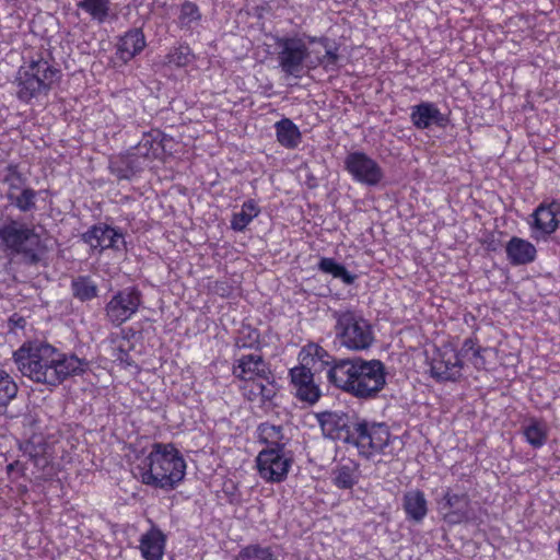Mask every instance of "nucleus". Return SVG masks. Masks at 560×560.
Wrapping results in <instances>:
<instances>
[{
  "instance_id": "39448f33",
  "label": "nucleus",
  "mask_w": 560,
  "mask_h": 560,
  "mask_svg": "<svg viewBox=\"0 0 560 560\" xmlns=\"http://www.w3.org/2000/svg\"><path fill=\"white\" fill-rule=\"evenodd\" d=\"M232 374L242 382L240 389L249 402L261 408L272 404L277 395V383L261 354L249 353L235 359Z\"/></svg>"
},
{
  "instance_id": "2f4dec72",
  "label": "nucleus",
  "mask_w": 560,
  "mask_h": 560,
  "mask_svg": "<svg viewBox=\"0 0 560 560\" xmlns=\"http://www.w3.org/2000/svg\"><path fill=\"white\" fill-rule=\"evenodd\" d=\"M234 560H280L271 546L259 542L248 544L242 547Z\"/></svg>"
},
{
  "instance_id": "9b49d317",
  "label": "nucleus",
  "mask_w": 560,
  "mask_h": 560,
  "mask_svg": "<svg viewBox=\"0 0 560 560\" xmlns=\"http://www.w3.org/2000/svg\"><path fill=\"white\" fill-rule=\"evenodd\" d=\"M142 305L141 291L132 285L115 292L105 305L107 320L115 327L130 320Z\"/></svg>"
},
{
  "instance_id": "e433bc0d",
  "label": "nucleus",
  "mask_w": 560,
  "mask_h": 560,
  "mask_svg": "<svg viewBox=\"0 0 560 560\" xmlns=\"http://www.w3.org/2000/svg\"><path fill=\"white\" fill-rule=\"evenodd\" d=\"M318 269L324 273L340 279L345 284H352L357 278L355 275L349 272L343 265L330 257H322L318 262Z\"/></svg>"
},
{
  "instance_id": "9d476101",
  "label": "nucleus",
  "mask_w": 560,
  "mask_h": 560,
  "mask_svg": "<svg viewBox=\"0 0 560 560\" xmlns=\"http://www.w3.org/2000/svg\"><path fill=\"white\" fill-rule=\"evenodd\" d=\"M450 341L435 347L430 358V373L436 382H457L463 375L464 361Z\"/></svg>"
},
{
  "instance_id": "6e6552de",
  "label": "nucleus",
  "mask_w": 560,
  "mask_h": 560,
  "mask_svg": "<svg viewBox=\"0 0 560 560\" xmlns=\"http://www.w3.org/2000/svg\"><path fill=\"white\" fill-rule=\"evenodd\" d=\"M57 73L58 70L42 57L21 66L16 77L18 98L28 104L39 94H47Z\"/></svg>"
},
{
  "instance_id": "423d86ee",
  "label": "nucleus",
  "mask_w": 560,
  "mask_h": 560,
  "mask_svg": "<svg viewBox=\"0 0 560 560\" xmlns=\"http://www.w3.org/2000/svg\"><path fill=\"white\" fill-rule=\"evenodd\" d=\"M335 343L352 352L369 350L375 342L372 323L363 314L353 308L334 310Z\"/></svg>"
},
{
  "instance_id": "dca6fc26",
  "label": "nucleus",
  "mask_w": 560,
  "mask_h": 560,
  "mask_svg": "<svg viewBox=\"0 0 560 560\" xmlns=\"http://www.w3.org/2000/svg\"><path fill=\"white\" fill-rule=\"evenodd\" d=\"M82 240L90 246L92 253L102 254L105 249L117 252L126 249L124 233L106 223L92 225L83 233Z\"/></svg>"
},
{
  "instance_id": "72a5a7b5",
  "label": "nucleus",
  "mask_w": 560,
  "mask_h": 560,
  "mask_svg": "<svg viewBox=\"0 0 560 560\" xmlns=\"http://www.w3.org/2000/svg\"><path fill=\"white\" fill-rule=\"evenodd\" d=\"M317 422L322 429L323 435L331 439L339 440L345 427L341 417L332 411H323L316 415Z\"/></svg>"
},
{
  "instance_id": "c85d7f7f",
  "label": "nucleus",
  "mask_w": 560,
  "mask_h": 560,
  "mask_svg": "<svg viewBox=\"0 0 560 560\" xmlns=\"http://www.w3.org/2000/svg\"><path fill=\"white\" fill-rule=\"evenodd\" d=\"M164 133L159 129L144 132L137 145L139 154L147 159H158L164 151Z\"/></svg>"
},
{
  "instance_id": "37998d69",
  "label": "nucleus",
  "mask_w": 560,
  "mask_h": 560,
  "mask_svg": "<svg viewBox=\"0 0 560 560\" xmlns=\"http://www.w3.org/2000/svg\"><path fill=\"white\" fill-rule=\"evenodd\" d=\"M222 493L226 502L234 506H240L243 503V494L240 486L232 479L223 482Z\"/></svg>"
},
{
  "instance_id": "a18cd8bd",
  "label": "nucleus",
  "mask_w": 560,
  "mask_h": 560,
  "mask_svg": "<svg viewBox=\"0 0 560 560\" xmlns=\"http://www.w3.org/2000/svg\"><path fill=\"white\" fill-rule=\"evenodd\" d=\"M26 318L19 313H13L8 319V327L10 331H15L18 329L23 330L26 327Z\"/></svg>"
},
{
  "instance_id": "4c0bfd02",
  "label": "nucleus",
  "mask_w": 560,
  "mask_h": 560,
  "mask_svg": "<svg viewBox=\"0 0 560 560\" xmlns=\"http://www.w3.org/2000/svg\"><path fill=\"white\" fill-rule=\"evenodd\" d=\"M19 387L14 378L3 369H0V415L16 397Z\"/></svg>"
},
{
  "instance_id": "412c9836",
  "label": "nucleus",
  "mask_w": 560,
  "mask_h": 560,
  "mask_svg": "<svg viewBox=\"0 0 560 560\" xmlns=\"http://www.w3.org/2000/svg\"><path fill=\"white\" fill-rule=\"evenodd\" d=\"M167 536L155 524L140 537L139 550L144 560H163Z\"/></svg>"
},
{
  "instance_id": "f257e3e1",
  "label": "nucleus",
  "mask_w": 560,
  "mask_h": 560,
  "mask_svg": "<svg viewBox=\"0 0 560 560\" xmlns=\"http://www.w3.org/2000/svg\"><path fill=\"white\" fill-rule=\"evenodd\" d=\"M18 371L35 384L57 388L72 376L82 375L88 361L63 352L46 341H25L12 355Z\"/></svg>"
},
{
  "instance_id": "a878e982",
  "label": "nucleus",
  "mask_w": 560,
  "mask_h": 560,
  "mask_svg": "<svg viewBox=\"0 0 560 560\" xmlns=\"http://www.w3.org/2000/svg\"><path fill=\"white\" fill-rule=\"evenodd\" d=\"M257 441L265 445L264 448L285 450L287 446L283 428L270 422H262L257 427Z\"/></svg>"
},
{
  "instance_id": "2eb2a0df",
  "label": "nucleus",
  "mask_w": 560,
  "mask_h": 560,
  "mask_svg": "<svg viewBox=\"0 0 560 560\" xmlns=\"http://www.w3.org/2000/svg\"><path fill=\"white\" fill-rule=\"evenodd\" d=\"M289 386L294 398L303 405L314 406L322 396L320 384L315 380V372L294 365L288 372Z\"/></svg>"
},
{
  "instance_id": "20e7f679",
  "label": "nucleus",
  "mask_w": 560,
  "mask_h": 560,
  "mask_svg": "<svg viewBox=\"0 0 560 560\" xmlns=\"http://www.w3.org/2000/svg\"><path fill=\"white\" fill-rule=\"evenodd\" d=\"M49 238L32 223L5 217L0 221V246L8 255L19 257L26 266H46L50 247Z\"/></svg>"
},
{
  "instance_id": "a19ab883",
  "label": "nucleus",
  "mask_w": 560,
  "mask_h": 560,
  "mask_svg": "<svg viewBox=\"0 0 560 560\" xmlns=\"http://www.w3.org/2000/svg\"><path fill=\"white\" fill-rule=\"evenodd\" d=\"M178 20L183 27H189L191 23L200 21L201 12L199 7L192 1H184L180 4Z\"/></svg>"
},
{
  "instance_id": "f704fd0d",
  "label": "nucleus",
  "mask_w": 560,
  "mask_h": 560,
  "mask_svg": "<svg viewBox=\"0 0 560 560\" xmlns=\"http://www.w3.org/2000/svg\"><path fill=\"white\" fill-rule=\"evenodd\" d=\"M71 292L74 299L88 302L97 296L98 288L90 276H78L71 281Z\"/></svg>"
},
{
  "instance_id": "f8f14e48",
  "label": "nucleus",
  "mask_w": 560,
  "mask_h": 560,
  "mask_svg": "<svg viewBox=\"0 0 560 560\" xmlns=\"http://www.w3.org/2000/svg\"><path fill=\"white\" fill-rule=\"evenodd\" d=\"M293 464L291 452L287 450L262 448L256 456V468L259 477L269 483L283 482Z\"/></svg>"
},
{
  "instance_id": "a211bd4d",
  "label": "nucleus",
  "mask_w": 560,
  "mask_h": 560,
  "mask_svg": "<svg viewBox=\"0 0 560 560\" xmlns=\"http://www.w3.org/2000/svg\"><path fill=\"white\" fill-rule=\"evenodd\" d=\"M340 358L335 357L328 350H326L323 346L315 341H307L304 346L301 347L298 353V364L299 368H304L306 370L314 369L315 373L329 371Z\"/></svg>"
},
{
  "instance_id": "4468645a",
  "label": "nucleus",
  "mask_w": 560,
  "mask_h": 560,
  "mask_svg": "<svg viewBox=\"0 0 560 560\" xmlns=\"http://www.w3.org/2000/svg\"><path fill=\"white\" fill-rule=\"evenodd\" d=\"M345 170L359 184L377 186L384 178V172L376 160L363 151H353L345 158Z\"/></svg>"
},
{
  "instance_id": "c756f323",
  "label": "nucleus",
  "mask_w": 560,
  "mask_h": 560,
  "mask_svg": "<svg viewBox=\"0 0 560 560\" xmlns=\"http://www.w3.org/2000/svg\"><path fill=\"white\" fill-rule=\"evenodd\" d=\"M260 212L261 210L257 201L255 199H247L241 206V210L232 214L230 228L234 232H244Z\"/></svg>"
},
{
  "instance_id": "1a4fd4ad",
  "label": "nucleus",
  "mask_w": 560,
  "mask_h": 560,
  "mask_svg": "<svg viewBox=\"0 0 560 560\" xmlns=\"http://www.w3.org/2000/svg\"><path fill=\"white\" fill-rule=\"evenodd\" d=\"M277 47V61L281 71L293 78H301L304 63L311 57L308 42L299 34L277 36L275 38Z\"/></svg>"
},
{
  "instance_id": "ddd939ff",
  "label": "nucleus",
  "mask_w": 560,
  "mask_h": 560,
  "mask_svg": "<svg viewBox=\"0 0 560 560\" xmlns=\"http://www.w3.org/2000/svg\"><path fill=\"white\" fill-rule=\"evenodd\" d=\"M438 509L444 522L450 525L466 523L470 518L471 499L466 490L447 488L438 501Z\"/></svg>"
},
{
  "instance_id": "b1692460",
  "label": "nucleus",
  "mask_w": 560,
  "mask_h": 560,
  "mask_svg": "<svg viewBox=\"0 0 560 560\" xmlns=\"http://www.w3.org/2000/svg\"><path fill=\"white\" fill-rule=\"evenodd\" d=\"M402 510L406 520L415 524H420L427 517L429 512L428 500L420 489H411L402 495Z\"/></svg>"
},
{
  "instance_id": "ea45409f",
  "label": "nucleus",
  "mask_w": 560,
  "mask_h": 560,
  "mask_svg": "<svg viewBox=\"0 0 560 560\" xmlns=\"http://www.w3.org/2000/svg\"><path fill=\"white\" fill-rule=\"evenodd\" d=\"M1 182L8 187L7 192H15L25 186L27 178L20 171L19 164L10 163L3 170Z\"/></svg>"
},
{
  "instance_id": "393cba45",
  "label": "nucleus",
  "mask_w": 560,
  "mask_h": 560,
  "mask_svg": "<svg viewBox=\"0 0 560 560\" xmlns=\"http://www.w3.org/2000/svg\"><path fill=\"white\" fill-rule=\"evenodd\" d=\"M332 485L340 490H351L361 478L360 464L353 459L339 462L331 472Z\"/></svg>"
},
{
  "instance_id": "79ce46f5",
  "label": "nucleus",
  "mask_w": 560,
  "mask_h": 560,
  "mask_svg": "<svg viewBox=\"0 0 560 560\" xmlns=\"http://www.w3.org/2000/svg\"><path fill=\"white\" fill-rule=\"evenodd\" d=\"M260 343V332L256 328L248 327L240 332L236 338L235 346L238 349L258 348Z\"/></svg>"
},
{
  "instance_id": "7c9ffc66",
  "label": "nucleus",
  "mask_w": 560,
  "mask_h": 560,
  "mask_svg": "<svg viewBox=\"0 0 560 560\" xmlns=\"http://www.w3.org/2000/svg\"><path fill=\"white\" fill-rule=\"evenodd\" d=\"M460 352L463 355L471 353L469 361L476 370H488L487 354L490 352V348L481 347L476 336H471L464 340Z\"/></svg>"
},
{
  "instance_id": "5701e85b",
  "label": "nucleus",
  "mask_w": 560,
  "mask_h": 560,
  "mask_svg": "<svg viewBox=\"0 0 560 560\" xmlns=\"http://www.w3.org/2000/svg\"><path fill=\"white\" fill-rule=\"evenodd\" d=\"M505 254L512 266H525L537 258V249L529 241L512 236L505 245Z\"/></svg>"
},
{
  "instance_id": "7ed1b4c3",
  "label": "nucleus",
  "mask_w": 560,
  "mask_h": 560,
  "mask_svg": "<svg viewBox=\"0 0 560 560\" xmlns=\"http://www.w3.org/2000/svg\"><path fill=\"white\" fill-rule=\"evenodd\" d=\"M385 364L377 359L342 358L327 371L334 388L358 399H375L386 385Z\"/></svg>"
},
{
  "instance_id": "c03bdc74",
  "label": "nucleus",
  "mask_w": 560,
  "mask_h": 560,
  "mask_svg": "<svg viewBox=\"0 0 560 560\" xmlns=\"http://www.w3.org/2000/svg\"><path fill=\"white\" fill-rule=\"evenodd\" d=\"M25 471L26 466L20 460H14L7 466V472L12 480H16L18 478L23 477Z\"/></svg>"
},
{
  "instance_id": "4be33fe9",
  "label": "nucleus",
  "mask_w": 560,
  "mask_h": 560,
  "mask_svg": "<svg viewBox=\"0 0 560 560\" xmlns=\"http://www.w3.org/2000/svg\"><path fill=\"white\" fill-rule=\"evenodd\" d=\"M145 36L141 28H131L125 32L117 42L116 55L127 63L138 56L145 47Z\"/></svg>"
},
{
  "instance_id": "473e14b6",
  "label": "nucleus",
  "mask_w": 560,
  "mask_h": 560,
  "mask_svg": "<svg viewBox=\"0 0 560 560\" xmlns=\"http://www.w3.org/2000/svg\"><path fill=\"white\" fill-rule=\"evenodd\" d=\"M522 433L525 441L535 450L541 448L548 439L547 425L535 418L522 428Z\"/></svg>"
},
{
  "instance_id": "de8ad7c7",
  "label": "nucleus",
  "mask_w": 560,
  "mask_h": 560,
  "mask_svg": "<svg viewBox=\"0 0 560 560\" xmlns=\"http://www.w3.org/2000/svg\"><path fill=\"white\" fill-rule=\"evenodd\" d=\"M118 351H119V353L116 355V359L119 360L120 362L126 363L127 365H130V362H129L130 355L128 354V352H126L122 349H118Z\"/></svg>"
},
{
  "instance_id": "bb28decb",
  "label": "nucleus",
  "mask_w": 560,
  "mask_h": 560,
  "mask_svg": "<svg viewBox=\"0 0 560 560\" xmlns=\"http://www.w3.org/2000/svg\"><path fill=\"white\" fill-rule=\"evenodd\" d=\"M277 141L285 149H296L302 141L299 127L290 119L282 118L275 124Z\"/></svg>"
},
{
  "instance_id": "f3484780",
  "label": "nucleus",
  "mask_w": 560,
  "mask_h": 560,
  "mask_svg": "<svg viewBox=\"0 0 560 560\" xmlns=\"http://www.w3.org/2000/svg\"><path fill=\"white\" fill-rule=\"evenodd\" d=\"M528 225L533 236H549L560 226V200L545 199L533 211Z\"/></svg>"
},
{
  "instance_id": "49530a36",
  "label": "nucleus",
  "mask_w": 560,
  "mask_h": 560,
  "mask_svg": "<svg viewBox=\"0 0 560 560\" xmlns=\"http://www.w3.org/2000/svg\"><path fill=\"white\" fill-rule=\"evenodd\" d=\"M213 290L221 298H228L232 293V287L226 281H215Z\"/></svg>"
},
{
  "instance_id": "58836bf2",
  "label": "nucleus",
  "mask_w": 560,
  "mask_h": 560,
  "mask_svg": "<svg viewBox=\"0 0 560 560\" xmlns=\"http://www.w3.org/2000/svg\"><path fill=\"white\" fill-rule=\"evenodd\" d=\"M165 60L168 65L184 68L195 60V54L188 44L183 43L173 47L165 56Z\"/></svg>"
},
{
  "instance_id": "c9c22d12",
  "label": "nucleus",
  "mask_w": 560,
  "mask_h": 560,
  "mask_svg": "<svg viewBox=\"0 0 560 560\" xmlns=\"http://www.w3.org/2000/svg\"><path fill=\"white\" fill-rule=\"evenodd\" d=\"M20 194L7 192V199L21 212H32L36 209L37 191L31 187H23Z\"/></svg>"
},
{
  "instance_id": "0eeeda50",
  "label": "nucleus",
  "mask_w": 560,
  "mask_h": 560,
  "mask_svg": "<svg viewBox=\"0 0 560 560\" xmlns=\"http://www.w3.org/2000/svg\"><path fill=\"white\" fill-rule=\"evenodd\" d=\"M393 440L389 427L385 422L365 419L353 423L346 436V442L353 445L358 454L366 459L385 454L386 447Z\"/></svg>"
},
{
  "instance_id": "f03ea898",
  "label": "nucleus",
  "mask_w": 560,
  "mask_h": 560,
  "mask_svg": "<svg viewBox=\"0 0 560 560\" xmlns=\"http://www.w3.org/2000/svg\"><path fill=\"white\" fill-rule=\"evenodd\" d=\"M131 471L145 486L174 490L186 475V462L174 443L154 442L148 453L142 450L135 455Z\"/></svg>"
},
{
  "instance_id": "cd10ccee",
  "label": "nucleus",
  "mask_w": 560,
  "mask_h": 560,
  "mask_svg": "<svg viewBox=\"0 0 560 560\" xmlns=\"http://www.w3.org/2000/svg\"><path fill=\"white\" fill-rule=\"evenodd\" d=\"M75 8L97 24H104L110 15V0H75Z\"/></svg>"
},
{
  "instance_id": "6ab92c4d",
  "label": "nucleus",
  "mask_w": 560,
  "mask_h": 560,
  "mask_svg": "<svg viewBox=\"0 0 560 560\" xmlns=\"http://www.w3.org/2000/svg\"><path fill=\"white\" fill-rule=\"evenodd\" d=\"M410 121L418 130L429 129L431 126L445 128L450 118L443 114L433 102H421L410 108Z\"/></svg>"
},
{
  "instance_id": "aec40b11",
  "label": "nucleus",
  "mask_w": 560,
  "mask_h": 560,
  "mask_svg": "<svg viewBox=\"0 0 560 560\" xmlns=\"http://www.w3.org/2000/svg\"><path fill=\"white\" fill-rule=\"evenodd\" d=\"M306 39L308 44H318L322 46L325 50V54L322 56H316L314 59H310V68L315 69L317 67L323 68L324 71H338L340 68L339 61H340V45L325 36H306Z\"/></svg>"
}]
</instances>
